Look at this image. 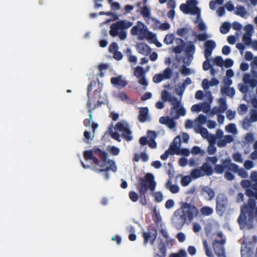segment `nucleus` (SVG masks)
Segmentation results:
<instances>
[{"label":"nucleus","mask_w":257,"mask_h":257,"mask_svg":"<svg viewBox=\"0 0 257 257\" xmlns=\"http://www.w3.org/2000/svg\"><path fill=\"white\" fill-rule=\"evenodd\" d=\"M200 134L205 139H206L209 143H214L215 141V137L209 134L205 128H201L199 131Z\"/></svg>","instance_id":"obj_26"},{"label":"nucleus","mask_w":257,"mask_h":257,"mask_svg":"<svg viewBox=\"0 0 257 257\" xmlns=\"http://www.w3.org/2000/svg\"><path fill=\"white\" fill-rule=\"evenodd\" d=\"M213 209L208 206L203 207L200 209V213L204 216L210 215L213 213Z\"/></svg>","instance_id":"obj_37"},{"label":"nucleus","mask_w":257,"mask_h":257,"mask_svg":"<svg viewBox=\"0 0 257 257\" xmlns=\"http://www.w3.org/2000/svg\"><path fill=\"white\" fill-rule=\"evenodd\" d=\"M166 187L172 193H177L180 190L179 187L177 185L173 184L170 180L167 183Z\"/></svg>","instance_id":"obj_32"},{"label":"nucleus","mask_w":257,"mask_h":257,"mask_svg":"<svg viewBox=\"0 0 257 257\" xmlns=\"http://www.w3.org/2000/svg\"><path fill=\"white\" fill-rule=\"evenodd\" d=\"M254 207V200L253 199L249 200L248 206H244L241 208V213L238 219V221L242 227H244L245 224L250 225V210L253 209Z\"/></svg>","instance_id":"obj_4"},{"label":"nucleus","mask_w":257,"mask_h":257,"mask_svg":"<svg viewBox=\"0 0 257 257\" xmlns=\"http://www.w3.org/2000/svg\"><path fill=\"white\" fill-rule=\"evenodd\" d=\"M147 2H143V7L140 8L139 11L140 14L145 18H149L151 15V8L147 5Z\"/></svg>","instance_id":"obj_24"},{"label":"nucleus","mask_w":257,"mask_h":257,"mask_svg":"<svg viewBox=\"0 0 257 257\" xmlns=\"http://www.w3.org/2000/svg\"><path fill=\"white\" fill-rule=\"evenodd\" d=\"M211 35L203 33L201 34L196 35L195 33V36L193 37V39H194V41L196 42L197 40H199L200 41H204L207 40L208 38L211 37Z\"/></svg>","instance_id":"obj_34"},{"label":"nucleus","mask_w":257,"mask_h":257,"mask_svg":"<svg viewBox=\"0 0 257 257\" xmlns=\"http://www.w3.org/2000/svg\"><path fill=\"white\" fill-rule=\"evenodd\" d=\"M109 33L112 37L118 36L121 40H125L127 36L126 32L123 30L118 22L111 25Z\"/></svg>","instance_id":"obj_11"},{"label":"nucleus","mask_w":257,"mask_h":257,"mask_svg":"<svg viewBox=\"0 0 257 257\" xmlns=\"http://www.w3.org/2000/svg\"><path fill=\"white\" fill-rule=\"evenodd\" d=\"M98 154L100 156L101 158L103 159L104 165L100 166L101 169L99 170L100 171H108L111 170L112 171H115L116 168L114 163L111 160H107V154L102 152L99 150H97Z\"/></svg>","instance_id":"obj_9"},{"label":"nucleus","mask_w":257,"mask_h":257,"mask_svg":"<svg viewBox=\"0 0 257 257\" xmlns=\"http://www.w3.org/2000/svg\"><path fill=\"white\" fill-rule=\"evenodd\" d=\"M172 75V70L170 68H167L162 72L156 74L153 77V81L159 83L163 80L169 79Z\"/></svg>","instance_id":"obj_13"},{"label":"nucleus","mask_w":257,"mask_h":257,"mask_svg":"<svg viewBox=\"0 0 257 257\" xmlns=\"http://www.w3.org/2000/svg\"><path fill=\"white\" fill-rule=\"evenodd\" d=\"M118 24L123 29H127L131 27L133 25V22L128 20L120 21L118 22Z\"/></svg>","instance_id":"obj_38"},{"label":"nucleus","mask_w":257,"mask_h":257,"mask_svg":"<svg viewBox=\"0 0 257 257\" xmlns=\"http://www.w3.org/2000/svg\"><path fill=\"white\" fill-rule=\"evenodd\" d=\"M191 154L193 155H203L205 154V151L200 148L195 146L192 149Z\"/></svg>","instance_id":"obj_46"},{"label":"nucleus","mask_w":257,"mask_h":257,"mask_svg":"<svg viewBox=\"0 0 257 257\" xmlns=\"http://www.w3.org/2000/svg\"><path fill=\"white\" fill-rule=\"evenodd\" d=\"M204 247L205 249L206 254L208 257H214V255L212 253L211 249L209 248V245L206 240L204 241Z\"/></svg>","instance_id":"obj_50"},{"label":"nucleus","mask_w":257,"mask_h":257,"mask_svg":"<svg viewBox=\"0 0 257 257\" xmlns=\"http://www.w3.org/2000/svg\"><path fill=\"white\" fill-rule=\"evenodd\" d=\"M232 157L233 160L237 162L242 163L243 162V160L241 157V155L239 153H234Z\"/></svg>","instance_id":"obj_60"},{"label":"nucleus","mask_w":257,"mask_h":257,"mask_svg":"<svg viewBox=\"0 0 257 257\" xmlns=\"http://www.w3.org/2000/svg\"><path fill=\"white\" fill-rule=\"evenodd\" d=\"M251 37L246 35L243 34L242 37V42L246 45H250L252 42L251 40Z\"/></svg>","instance_id":"obj_52"},{"label":"nucleus","mask_w":257,"mask_h":257,"mask_svg":"<svg viewBox=\"0 0 257 257\" xmlns=\"http://www.w3.org/2000/svg\"><path fill=\"white\" fill-rule=\"evenodd\" d=\"M243 82L249 86L253 87L257 83V72L251 71V74H245L243 77Z\"/></svg>","instance_id":"obj_15"},{"label":"nucleus","mask_w":257,"mask_h":257,"mask_svg":"<svg viewBox=\"0 0 257 257\" xmlns=\"http://www.w3.org/2000/svg\"><path fill=\"white\" fill-rule=\"evenodd\" d=\"M134 73L135 76L138 78L139 83L140 84L144 86L148 85V82L141 67H137L134 70Z\"/></svg>","instance_id":"obj_16"},{"label":"nucleus","mask_w":257,"mask_h":257,"mask_svg":"<svg viewBox=\"0 0 257 257\" xmlns=\"http://www.w3.org/2000/svg\"><path fill=\"white\" fill-rule=\"evenodd\" d=\"M223 66L225 67H230L232 66L234 63L233 61L231 59H227L225 60H223Z\"/></svg>","instance_id":"obj_64"},{"label":"nucleus","mask_w":257,"mask_h":257,"mask_svg":"<svg viewBox=\"0 0 257 257\" xmlns=\"http://www.w3.org/2000/svg\"><path fill=\"white\" fill-rule=\"evenodd\" d=\"M154 24L153 25L155 30L166 31L170 28V25L168 23H161L159 20L154 19Z\"/></svg>","instance_id":"obj_21"},{"label":"nucleus","mask_w":257,"mask_h":257,"mask_svg":"<svg viewBox=\"0 0 257 257\" xmlns=\"http://www.w3.org/2000/svg\"><path fill=\"white\" fill-rule=\"evenodd\" d=\"M225 241L222 240L220 242L215 241L213 243L214 250L218 257H226L225 251L222 246V244Z\"/></svg>","instance_id":"obj_17"},{"label":"nucleus","mask_w":257,"mask_h":257,"mask_svg":"<svg viewBox=\"0 0 257 257\" xmlns=\"http://www.w3.org/2000/svg\"><path fill=\"white\" fill-rule=\"evenodd\" d=\"M206 121V117L204 115L200 114L195 120L197 125L204 124Z\"/></svg>","instance_id":"obj_54"},{"label":"nucleus","mask_w":257,"mask_h":257,"mask_svg":"<svg viewBox=\"0 0 257 257\" xmlns=\"http://www.w3.org/2000/svg\"><path fill=\"white\" fill-rule=\"evenodd\" d=\"M222 163L223 167L228 168V169L229 170L232 171H236V170L237 166L235 164L231 163V161L230 158L223 160Z\"/></svg>","instance_id":"obj_28"},{"label":"nucleus","mask_w":257,"mask_h":257,"mask_svg":"<svg viewBox=\"0 0 257 257\" xmlns=\"http://www.w3.org/2000/svg\"><path fill=\"white\" fill-rule=\"evenodd\" d=\"M181 146V136H178L174 139L171 144L170 149L171 150V153H177Z\"/></svg>","instance_id":"obj_23"},{"label":"nucleus","mask_w":257,"mask_h":257,"mask_svg":"<svg viewBox=\"0 0 257 257\" xmlns=\"http://www.w3.org/2000/svg\"><path fill=\"white\" fill-rule=\"evenodd\" d=\"M184 215L189 220H191L198 213V209L194 205L189 203H183L181 209Z\"/></svg>","instance_id":"obj_7"},{"label":"nucleus","mask_w":257,"mask_h":257,"mask_svg":"<svg viewBox=\"0 0 257 257\" xmlns=\"http://www.w3.org/2000/svg\"><path fill=\"white\" fill-rule=\"evenodd\" d=\"M197 4L196 0H187V4H182L180 9L184 13L190 14L199 18L201 16V10L197 7Z\"/></svg>","instance_id":"obj_6"},{"label":"nucleus","mask_w":257,"mask_h":257,"mask_svg":"<svg viewBox=\"0 0 257 257\" xmlns=\"http://www.w3.org/2000/svg\"><path fill=\"white\" fill-rule=\"evenodd\" d=\"M197 125L196 122L195 121H192L190 120H188L185 124V126L186 128H190L193 127H195Z\"/></svg>","instance_id":"obj_63"},{"label":"nucleus","mask_w":257,"mask_h":257,"mask_svg":"<svg viewBox=\"0 0 257 257\" xmlns=\"http://www.w3.org/2000/svg\"><path fill=\"white\" fill-rule=\"evenodd\" d=\"M131 33L132 35L137 36L140 40L147 39L151 42L155 43L157 40L156 35L150 32L147 27L141 22H138L137 25L132 28Z\"/></svg>","instance_id":"obj_2"},{"label":"nucleus","mask_w":257,"mask_h":257,"mask_svg":"<svg viewBox=\"0 0 257 257\" xmlns=\"http://www.w3.org/2000/svg\"><path fill=\"white\" fill-rule=\"evenodd\" d=\"M156 185L157 183L154 180L153 175L151 173H147L144 179L140 180L139 189L142 193H145L148 189L153 192Z\"/></svg>","instance_id":"obj_5"},{"label":"nucleus","mask_w":257,"mask_h":257,"mask_svg":"<svg viewBox=\"0 0 257 257\" xmlns=\"http://www.w3.org/2000/svg\"><path fill=\"white\" fill-rule=\"evenodd\" d=\"M206 102L200 104L201 111H203L205 113H207L210 110V105L209 103H211L212 101V98L210 92H207L205 94Z\"/></svg>","instance_id":"obj_20"},{"label":"nucleus","mask_w":257,"mask_h":257,"mask_svg":"<svg viewBox=\"0 0 257 257\" xmlns=\"http://www.w3.org/2000/svg\"><path fill=\"white\" fill-rule=\"evenodd\" d=\"M114 130L122 132V135L126 140L130 141L132 140L131 132L130 131L127 123L125 121H121L117 123Z\"/></svg>","instance_id":"obj_12"},{"label":"nucleus","mask_w":257,"mask_h":257,"mask_svg":"<svg viewBox=\"0 0 257 257\" xmlns=\"http://www.w3.org/2000/svg\"><path fill=\"white\" fill-rule=\"evenodd\" d=\"M161 98L164 101H171V103H172V101L175 100L174 99H172L171 94L166 90L162 92Z\"/></svg>","instance_id":"obj_36"},{"label":"nucleus","mask_w":257,"mask_h":257,"mask_svg":"<svg viewBox=\"0 0 257 257\" xmlns=\"http://www.w3.org/2000/svg\"><path fill=\"white\" fill-rule=\"evenodd\" d=\"M213 62L216 65L222 67L223 66V59L221 56H217L213 59Z\"/></svg>","instance_id":"obj_49"},{"label":"nucleus","mask_w":257,"mask_h":257,"mask_svg":"<svg viewBox=\"0 0 257 257\" xmlns=\"http://www.w3.org/2000/svg\"><path fill=\"white\" fill-rule=\"evenodd\" d=\"M181 184L182 186L186 187L188 186L191 182V178L190 176H181Z\"/></svg>","instance_id":"obj_40"},{"label":"nucleus","mask_w":257,"mask_h":257,"mask_svg":"<svg viewBox=\"0 0 257 257\" xmlns=\"http://www.w3.org/2000/svg\"><path fill=\"white\" fill-rule=\"evenodd\" d=\"M214 143H209V145L208 147V152L209 154H213L216 152V148L214 146Z\"/></svg>","instance_id":"obj_61"},{"label":"nucleus","mask_w":257,"mask_h":257,"mask_svg":"<svg viewBox=\"0 0 257 257\" xmlns=\"http://www.w3.org/2000/svg\"><path fill=\"white\" fill-rule=\"evenodd\" d=\"M230 28V24L229 23L225 22L222 24L220 27V31L222 34H226Z\"/></svg>","instance_id":"obj_45"},{"label":"nucleus","mask_w":257,"mask_h":257,"mask_svg":"<svg viewBox=\"0 0 257 257\" xmlns=\"http://www.w3.org/2000/svg\"><path fill=\"white\" fill-rule=\"evenodd\" d=\"M159 252H157V255L160 257H165L166 256V249L164 245L160 242L158 245Z\"/></svg>","instance_id":"obj_42"},{"label":"nucleus","mask_w":257,"mask_h":257,"mask_svg":"<svg viewBox=\"0 0 257 257\" xmlns=\"http://www.w3.org/2000/svg\"><path fill=\"white\" fill-rule=\"evenodd\" d=\"M244 30L245 31L244 35L251 36L254 32V27L251 24L247 25L244 27Z\"/></svg>","instance_id":"obj_39"},{"label":"nucleus","mask_w":257,"mask_h":257,"mask_svg":"<svg viewBox=\"0 0 257 257\" xmlns=\"http://www.w3.org/2000/svg\"><path fill=\"white\" fill-rule=\"evenodd\" d=\"M134 160L136 162H138L140 160H142L144 162H147L149 160V156L147 154L144 152L139 154H136L135 155Z\"/></svg>","instance_id":"obj_31"},{"label":"nucleus","mask_w":257,"mask_h":257,"mask_svg":"<svg viewBox=\"0 0 257 257\" xmlns=\"http://www.w3.org/2000/svg\"><path fill=\"white\" fill-rule=\"evenodd\" d=\"M174 205V201L172 199H169L166 201L165 203V207L168 209H170L173 208Z\"/></svg>","instance_id":"obj_62"},{"label":"nucleus","mask_w":257,"mask_h":257,"mask_svg":"<svg viewBox=\"0 0 257 257\" xmlns=\"http://www.w3.org/2000/svg\"><path fill=\"white\" fill-rule=\"evenodd\" d=\"M251 71H254L257 72V57H254L250 63Z\"/></svg>","instance_id":"obj_53"},{"label":"nucleus","mask_w":257,"mask_h":257,"mask_svg":"<svg viewBox=\"0 0 257 257\" xmlns=\"http://www.w3.org/2000/svg\"><path fill=\"white\" fill-rule=\"evenodd\" d=\"M154 217L156 219L157 222H160L161 220V217L160 212L156 208H154Z\"/></svg>","instance_id":"obj_57"},{"label":"nucleus","mask_w":257,"mask_h":257,"mask_svg":"<svg viewBox=\"0 0 257 257\" xmlns=\"http://www.w3.org/2000/svg\"><path fill=\"white\" fill-rule=\"evenodd\" d=\"M118 46L116 43H112L109 48V51L111 53H114L117 51Z\"/></svg>","instance_id":"obj_59"},{"label":"nucleus","mask_w":257,"mask_h":257,"mask_svg":"<svg viewBox=\"0 0 257 257\" xmlns=\"http://www.w3.org/2000/svg\"><path fill=\"white\" fill-rule=\"evenodd\" d=\"M134 10V7L133 6L126 5L123 8V10L125 11L124 14L126 15V14L131 13Z\"/></svg>","instance_id":"obj_58"},{"label":"nucleus","mask_w":257,"mask_h":257,"mask_svg":"<svg viewBox=\"0 0 257 257\" xmlns=\"http://www.w3.org/2000/svg\"><path fill=\"white\" fill-rule=\"evenodd\" d=\"M111 83L115 87H123L126 84L125 79L121 75L112 77Z\"/></svg>","instance_id":"obj_22"},{"label":"nucleus","mask_w":257,"mask_h":257,"mask_svg":"<svg viewBox=\"0 0 257 257\" xmlns=\"http://www.w3.org/2000/svg\"><path fill=\"white\" fill-rule=\"evenodd\" d=\"M202 195H203L207 199L211 200L214 196L213 190L209 188L205 187L203 188Z\"/></svg>","instance_id":"obj_29"},{"label":"nucleus","mask_w":257,"mask_h":257,"mask_svg":"<svg viewBox=\"0 0 257 257\" xmlns=\"http://www.w3.org/2000/svg\"><path fill=\"white\" fill-rule=\"evenodd\" d=\"M228 206L227 199L223 194L217 196L216 199V212L220 216L222 215Z\"/></svg>","instance_id":"obj_8"},{"label":"nucleus","mask_w":257,"mask_h":257,"mask_svg":"<svg viewBox=\"0 0 257 257\" xmlns=\"http://www.w3.org/2000/svg\"><path fill=\"white\" fill-rule=\"evenodd\" d=\"M253 191L248 189L246 190V194L248 196L255 197L257 199V185H255L253 187Z\"/></svg>","instance_id":"obj_47"},{"label":"nucleus","mask_w":257,"mask_h":257,"mask_svg":"<svg viewBox=\"0 0 257 257\" xmlns=\"http://www.w3.org/2000/svg\"><path fill=\"white\" fill-rule=\"evenodd\" d=\"M226 101L224 98H220L218 100L219 106L215 107L212 109V112L215 113H221L226 109Z\"/></svg>","instance_id":"obj_25"},{"label":"nucleus","mask_w":257,"mask_h":257,"mask_svg":"<svg viewBox=\"0 0 257 257\" xmlns=\"http://www.w3.org/2000/svg\"><path fill=\"white\" fill-rule=\"evenodd\" d=\"M83 156L85 160L90 163H94L95 164H98V160L95 158L92 155V151H86L84 152Z\"/></svg>","instance_id":"obj_27"},{"label":"nucleus","mask_w":257,"mask_h":257,"mask_svg":"<svg viewBox=\"0 0 257 257\" xmlns=\"http://www.w3.org/2000/svg\"><path fill=\"white\" fill-rule=\"evenodd\" d=\"M204 46V56L208 59L210 57L212 50L216 47V43L213 40H208L205 43Z\"/></svg>","instance_id":"obj_18"},{"label":"nucleus","mask_w":257,"mask_h":257,"mask_svg":"<svg viewBox=\"0 0 257 257\" xmlns=\"http://www.w3.org/2000/svg\"><path fill=\"white\" fill-rule=\"evenodd\" d=\"M136 49L139 54L143 56H147L152 52L151 48L144 43H138L136 45Z\"/></svg>","instance_id":"obj_19"},{"label":"nucleus","mask_w":257,"mask_h":257,"mask_svg":"<svg viewBox=\"0 0 257 257\" xmlns=\"http://www.w3.org/2000/svg\"><path fill=\"white\" fill-rule=\"evenodd\" d=\"M172 108L171 110L172 118L168 116H162L159 121L161 123L166 125L169 128L176 131L177 123L173 119H177L180 116H184L186 114V110L182 107L181 103L178 100L172 101L171 103Z\"/></svg>","instance_id":"obj_1"},{"label":"nucleus","mask_w":257,"mask_h":257,"mask_svg":"<svg viewBox=\"0 0 257 257\" xmlns=\"http://www.w3.org/2000/svg\"><path fill=\"white\" fill-rule=\"evenodd\" d=\"M235 14L243 18H246L248 16V13L243 7H238L236 8Z\"/></svg>","instance_id":"obj_35"},{"label":"nucleus","mask_w":257,"mask_h":257,"mask_svg":"<svg viewBox=\"0 0 257 257\" xmlns=\"http://www.w3.org/2000/svg\"><path fill=\"white\" fill-rule=\"evenodd\" d=\"M217 159L215 157H208L206 160V162L203 164L201 168H198L192 170L191 175L194 178H197L205 175H210L212 174V170L211 165L215 164Z\"/></svg>","instance_id":"obj_3"},{"label":"nucleus","mask_w":257,"mask_h":257,"mask_svg":"<svg viewBox=\"0 0 257 257\" xmlns=\"http://www.w3.org/2000/svg\"><path fill=\"white\" fill-rule=\"evenodd\" d=\"M176 34L180 37H184L187 39H192L195 36V32L191 28L189 27H184L178 29L176 31Z\"/></svg>","instance_id":"obj_14"},{"label":"nucleus","mask_w":257,"mask_h":257,"mask_svg":"<svg viewBox=\"0 0 257 257\" xmlns=\"http://www.w3.org/2000/svg\"><path fill=\"white\" fill-rule=\"evenodd\" d=\"M194 21L197 25V27L200 31H203L206 29V25L202 22L200 16L199 18L196 16L195 19L194 20Z\"/></svg>","instance_id":"obj_33"},{"label":"nucleus","mask_w":257,"mask_h":257,"mask_svg":"<svg viewBox=\"0 0 257 257\" xmlns=\"http://www.w3.org/2000/svg\"><path fill=\"white\" fill-rule=\"evenodd\" d=\"M233 171L236 172L242 178H246L248 176L247 172L242 168L238 169L237 167L236 171Z\"/></svg>","instance_id":"obj_48"},{"label":"nucleus","mask_w":257,"mask_h":257,"mask_svg":"<svg viewBox=\"0 0 257 257\" xmlns=\"http://www.w3.org/2000/svg\"><path fill=\"white\" fill-rule=\"evenodd\" d=\"M225 130L229 133L235 135L237 134V130L234 124L231 123L225 126Z\"/></svg>","instance_id":"obj_41"},{"label":"nucleus","mask_w":257,"mask_h":257,"mask_svg":"<svg viewBox=\"0 0 257 257\" xmlns=\"http://www.w3.org/2000/svg\"><path fill=\"white\" fill-rule=\"evenodd\" d=\"M108 151L113 155H117L120 152L119 149L115 147H108Z\"/></svg>","instance_id":"obj_55"},{"label":"nucleus","mask_w":257,"mask_h":257,"mask_svg":"<svg viewBox=\"0 0 257 257\" xmlns=\"http://www.w3.org/2000/svg\"><path fill=\"white\" fill-rule=\"evenodd\" d=\"M224 2V0H215L211 1L209 3V8L214 10L217 6L221 5Z\"/></svg>","instance_id":"obj_43"},{"label":"nucleus","mask_w":257,"mask_h":257,"mask_svg":"<svg viewBox=\"0 0 257 257\" xmlns=\"http://www.w3.org/2000/svg\"><path fill=\"white\" fill-rule=\"evenodd\" d=\"M175 40V36L173 34H169L166 35L164 42L167 45L171 44Z\"/></svg>","instance_id":"obj_44"},{"label":"nucleus","mask_w":257,"mask_h":257,"mask_svg":"<svg viewBox=\"0 0 257 257\" xmlns=\"http://www.w3.org/2000/svg\"><path fill=\"white\" fill-rule=\"evenodd\" d=\"M140 113L139 119L141 122H144L148 118V110L147 108H141Z\"/></svg>","instance_id":"obj_30"},{"label":"nucleus","mask_w":257,"mask_h":257,"mask_svg":"<svg viewBox=\"0 0 257 257\" xmlns=\"http://www.w3.org/2000/svg\"><path fill=\"white\" fill-rule=\"evenodd\" d=\"M155 200L158 202H161L163 199V194L161 192H157L153 194Z\"/></svg>","instance_id":"obj_51"},{"label":"nucleus","mask_w":257,"mask_h":257,"mask_svg":"<svg viewBox=\"0 0 257 257\" xmlns=\"http://www.w3.org/2000/svg\"><path fill=\"white\" fill-rule=\"evenodd\" d=\"M186 220V217L182 210L179 209L174 212L172 221L176 228H181L185 223Z\"/></svg>","instance_id":"obj_10"},{"label":"nucleus","mask_w":257,"mask_h":257,"mask_svg":"<svg viewBox=\"0 0 257 257\" xmlns=\"http://www.w3.org/2000/svg\"><path fill=\"white\" fill-rule=\"evenodd\" d=\"M202 229L201 225L198 222H194L193 223V230L196 233L200 231Z\"/></svg>","instance_id":"obj_56"}]
</instances>
